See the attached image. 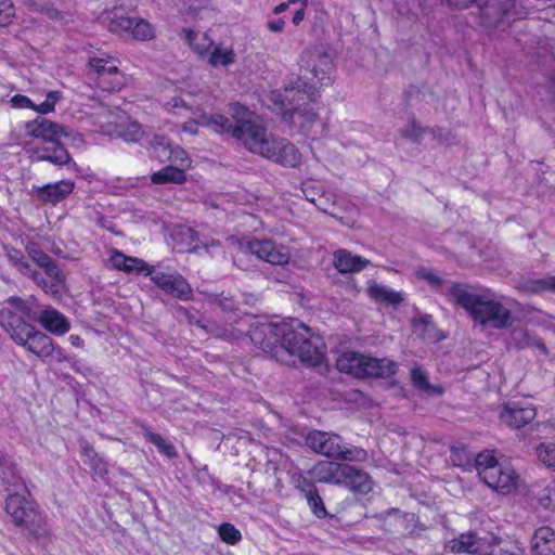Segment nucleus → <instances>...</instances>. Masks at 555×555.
Segmentation results:
<instances>
[{
	"label": "nucleus",
	"instance_id": "obj_10",
	"mask_svg": "<svg viewBox=\"0 0 555 555\" xmlns=\"http://www.w3.org/2000/svg\"><path fill=\"white\" fill-rule=\"evenodd\" d=\"M231 134L251 153L259 154L262 157L270 155V145L274 138L269 137L266 128L254 120L249 124H243L240 128H232Z\"/></svg>",
	"mask_w": 555,
	"mask_h": 555
},
{
	"label": "nucleus",
	"instance_id": "obj_61",
	"mask_svg": "<svg viewBox=\"0 0 555 555\" xmlns=\"http://www.w3.org/2000/svg\"><path fill=\"white\" fill-rule=\"evenodd\" d=\"M216 306H218L222 311H234L236 305L232 298L220 296L214 299Z\"/></svg>",
	"mask_w": 555,
	"mask_h": 555
},
{
	"label": "nucleus",
	"instance_id": "obj_3",
	"mask_svg": "<svg viewBox=\"0 0 555 555\" xmlns=\"http://www.w3.org/2000/svg\"><path fill=\"white\" fill-rule=\"evenodd\" d=\"M0 325L17 344L25 347L29 352L42 358H51L55 351L52 339L44 333L35 328L22 315L11 308L0 310Z\"/></svg>",
	"mask_w": 555,
	"mask_h": 555
},
{
	"label": "nucleus",
	"instance_id": "obj_30",
	"mask_svg": "<svg viewBox=\"0 0 555 555\" xmlns=\"http://www.w3.org/2000/svg\"><path fill=\"white\" fill-rule=\"evenodd\" d=\"M207 63L211 67H229L236 63V53L232 46H225L223 43L214 44L210 52L208 53Z\"/></svg>",
	"mask_w": 555,
	"mask_h": 555
},
{
	"label": "nucleus",
	"instance_id": "obj_1",
	"mask_svg": "<svg viewBox=\"0 0 555 555\" xmlns=\"http://www.w3.org/2000/svg\"><path fill=\"white\" fill-rule=\"evenodd\" d=\"M446 297L463 308L482 327L504 330L511 327L515 321L512 311L490 289L477 291L469 284L452 282Z\"/></svg>",
	"mask_w": 555,
	"mask_h": 555
},
{
	"label": "nucleus",
	"instance_id": "obj_36",
	"mask_svg": "<svg viewBox=\"0 0 555 555\" xmlns=\"http://www.w3.org/2000/svg\"><path fill=\"white\" fill-rule=\"evenodd\" d=\"M80 446L82 455L87 459V463L91 466L94 474L102 478L105 477L107 475V467L104 461L87 441H82Z\"/></svg>",
	"mask_w": 555,
	"mask_h": 555
},
{
	"label": "nucleus",
	"instance_id": "obj_28",
	"mask_svg": "<svg viewBox=\"0 0 555 555\" xmlns=\"http://www.w3.org/2000/svg\"><path fill=\"white\" fill-rule=\"evenodd\" d=\"M486 544L487 541L483 538L477 537L476 533L467 532L451 540L449 547L452 552L477 554L483 550Z\"/></svg>",
	"mask_w": 555,
	"mask_h": 555
},
{
	"label": "nucleus",
	"instance_id": "obj_26",
	"mask_svg": "<svg viewBox=\"0 0 555 555\" xmlns=\"http://www.w3.org/2000/svg\"><path fill=\"white\" fill-rule=\"evenodd\" d=\"M531 547L534 555H555V531L548 526L538 528L531 539Z\"/></svg>",
	"mask_w": 555,
	"mask_h": 555
},
{
	"label": "nucleus",
	"instance_id": "obj_47",
	"mask_svg": "<svg viewBox=\"0 0 555 555\" xmlns=\"http://www.w3.org/2000/svg\"><path fill=\"white\" fill-rule=\"evenodd\" d=\"M473 459L474 455L464 446L451 448V462L453 465L466 468L472 465Z\"/></svg>",
	"mask_w": 555,
	"mask_h": 555
},
{
	"label": "nucleus",
	"instance_id": "obj_5",
	"mask_svg": "<svg viewBox=\"0 0 555 555\" xmlns=\"http://www.w3.org/2000/svg\"><path fill=\"white\" fill-rule=\"evenodd\" d=\"M7 302L10 306L9 308L17 314L29 322L38 321L48 332L54 335H63L69 331V322L61 312L52 308L39 311L37 299L34 296L27 299L10 297Z\"/></svg>",
	"mask_w": 555,
	"mask_h": 555
},
{
	"label": "nucleus",
	"instance_id": "obj_53",
	"mask_svg": "<svg viewBox=\"0 0 555 555\" xmlns=\"http://www.w3.org/2000/svg\"><path fill=\"white\" fill-rule=\"evenodd\" d=\"M15 16V8L11 0H0V26H7Z\"/></svg>",
	"mask_w": 555,
	"mask_h": 555
},
{
	"label": "nucleus",
	"instance_id": "obj_51",
	"mask_svg": "<svg viewBox=\"0 0 555 555\" xmlns=\"http://www.w3.org/2000/svg\"><path fill=\"white\" fill-rule=\"evenodd\" d=\"M401 134L403 138L409 139L413 142H420L424 134V128H422L421 125L415 119H412L401 130Z\"/></svg>",
	"mask_w": 555,
	"mask_h": 555
},
{
	"label": "nucleus",
	"instance_id": "obj_45",
	"mask_svg": "<svg viewBox=\"0 0 555 555\" xmlns=\"http://www.w3.org/2000/svg\"><path fill=\"white\" fill-rule=\"evenodd\" d=\"M292 119L304 129H308L318 119V113L313 108H295Z\"/></svg>",
	"mask_w": 555,
	"mask_h": 555
},
{
	"label": "nucleus",
	"instance_id": "obj_14",
	"mask_svg": "<svg viewBox=\"0 0 555 555\" xmlns=\"http://www.w3.org/2000/svg\"><path fill=\"white\" fill-rule=\"evenodd\" d=\"M108 29L117 34L126 31L135 40H152L155 37V28L150 22L130 16L113 18Z\"/></svg>",
	"mask_w": 555,
	"mask_h": 555
},
{
	"label": "nucleus",
	"instance_id": "obj_58",
	"mask_svg": "<svg viewBox=\"0 0 555 555\" xmlns=\"http://www.w3.org/2000/svg\"><path fill=\"white\" fill-rule=\"evenodd\" d=\"M294 482L296 488L305 494V498L317 490L314 483L302 475L294 476Z\"/></svg>",
	"mask_w": 555,
	"mask_h": 555
},
{
	"label": "nucleus",
	"instance_id": "obj_49",
	"mask_svg": "<svg viewBox=\"0 0 555 555\" xmlns=\"http://www.w3.org/2000/svg\"><path fill=\"white\" fill-rule=\"evenodd\" d=\"M218 533L221 540L228 544H236L242 539L241 532L229 522L220 525Z\"/></svg>",
	"mask_w": 555,
	"mask_h": 555
},
{
	"label": "nucleus",
	"instance_id": "obj_16",
	"mask_svg": "<svg viewBox=\"0 0 555 555\" xmlns=\"http://www.w3.org/2000/svg\"><path fill=\"white\" fill-rule=\"evenodd\" d=\"M483 482L499 493L509 494L517 489L519 476L512 466L500 464L496 468L486 472Z\"/></svg>",
	"mask_w": 555,
	"mask_h": 555
},
{
	"label": "nucleus",
	"instance_id": "obj_22",
	"mask_svg": "<svg viewBox=\"0 0 555 555\" xmlns=\"http://www.w3.org/2000/svg\"><path fill=\"white\" fill-rule=\"evenodd\" d=\"M506 344L508 348H515L517 350L537 348L542 354H548L545 344L525 327H514L508 334Z\"/></svg>",
	"mask_w": 555,
	"mask_h": 555
},
{
	"label": "nucleus",
	"instance_id": "obj_24",
	"mask_svg": "<svg viewBox=\"0 0 555 555\" xmlns=\"http://www.w3.org/2000/svg\"><path fill=\"white\" fill-rule=\"evenodd\" d=\"M333 263L340 273H353L366 268L370 261L346 249H338L333 255Z\"/></svg>",
	"mask_w": 555,
	"mask_h": 555
},
{
	"label": "nucleus",
	"instance_id": "obj_48",
	"mask_svg": "<svg viewBox=\"0 0 555 555\" xmlns=\"http://www.w3.org/2000/svg\"><path fill=\"white\" fill-rule=\"evenodd\" d=\"M537 456L539 461L546 467L555 470V444L554 443H541L537 448Z\"/></svg>",
	"mask_w": 555,
	"mask_h": 555
},
{
	"label": "nucleus",
	"instance_id": "obj_15",
	"mask_svg": "<svg viewBox=\"0 0 555 555\" xmlns=\"http://www.w3.org/2000/svg\"><path fill=\"white\" fill-rule=\"evenodd\" d=\"M231 118L220 114L209 117L203 116L204 121L211 125L215 131L220 133H232V128H240L243 124L253 121V114L243 105L234 103L230 106Z\"/></svg>",
	"mask_w": 555,
	"mask_h": 555
},
{
	"label": "nucleus",
	"instance_id": "obj_2",
	"mask_svg": "<svg viewBox=\"0 0 555 555\" xmlns=\"http://www.w3.org/2000/svg\"><path fill=\"white\" fill-rule=\"evenodd\" d=\"M287 337L275 352L278 361L291 364L297 357L301 362L310 365H321L325 358V346L319 336H313L310 330L297 320L289 322Z\"/></svg>",
	"mask_w": 555,
	"mask_h": 555
},
{
	"label": "nucleus",
	"instance_id": "obj_34",
	"mask_svg": "<svg viewBox=\"0 0 555 555\" xmlns=\"http://www.w3.org/2000/svg\"><path fill=\"white\" fill-rule=\"evenodd\" d=\"M151 180L155 184L175 183L182 184L186 180L184 168L177 166H166L157 172H154Z\"/></svg>",
	"mask_w": 555,
	"mask_h": 555
},
{
	"label": "nucleus",
	"instance_id": "obj_31",
	"mask_svg": "<svg viewBox=\"0 0 555 555\" xmlns=\"http://www.w3.org/2000/svg\"><path fill=\"white\" fill-rule=\"evenodd\" d=\"M373 517L382 524L387 532L402 533L408 529L405 515L399 509L391 508L387 512L375 514Z\"/></svg>",
	"mask_w": 555,
	"mask_h": 555
},
{
	"label": "nucleus",
	"instance_id": "obj_32",
	"mask_svg": "<svg viewBox=\"0 0 555 555\" xmlns=\"http://www.w3.org/2000/svg\"><path fill=\"white\" fill-rule=\"evenodd\" d=\"M181 36L199 56H207L214 47V41L206 33H196L192 29L184 28Z\"/></svg>",
	"mask_w": 555,
	"mask_h": 555
},
{
	"label": "nucleus",
	"instance_id": "obj_59",
	"mask_svg": "<svg viewBox=\"0 0 555 555\" xmlns=\"http://www.w3.org/2000/svg\"><path fill=\"white\" fill-rule=\"evenodd\" d=\"M181 1H182V5H183L184 10L191 15L198 14L208 4V0H181Z\"/></svg>",
	"mask_w": 555,
	"mask_h": 555
},
{
	"label": "nucleus",
	"instance_id": "obj_60",
	"mask_svg": "<svg viewBox=\"0 0 555 555\" xmlns=\"http://www.w3.org/2000/svg\"><path fill=\"white\" fill-rule=\"evenodd\" d=\"M126 261L131 262L129 256H126L125 254L118 250H114L109 258L112 267L120 271H124Z\"/></svg>",
	"mask_w": 555,
	"mask_h": 555
},
{
	"label": "nucleus",
	"instance_id": "obj_39",
	"mask_svg": "<svg viewBox=\"0 0 555 555\" xmlns=\"http://www.w3.org/2000/svg\"><path fill=\"white\" fill-rule=\"evenodd\" d=\"M0 469L2 472V479L10 486L15 488L23 486V481L17 474L16 467L10 457L0 450Z\"/></svg>",
	"mask_w": 555,
	"mask_h": 555
},
{
	"label": "nucleus",
	"instance_id": "obj_52",
	"mask_svg": "<svg viewBox=\"0 0 555 555\" xmlns=\"http://www.w3.org/2000/svg\"><path fill=\"white\" fill-rule=\"evenodd\" d=\"M7 256L23 274H30V267L26 261H24V255L21 250L16 248H7Z\"/></svg>",
	"mask_w": 555,
	"mask_h": 555
},
{
	"label": "nucleus",
	"instance_id": "obj_42",
	"mask_svg": "<svg viewBox=\"0 0 555 555\" xmlns=\"http://www.w3.org/2000/svg\"><path fill=\"white\" fill-rule=\"evenodd\" d=\"M501 463L495 459L493 451H483L477 454L475 457V466L478 470V475L485 481L486 472H490L496 468Z\"/></svg>",
	"mask_w": 555,
	"mask_h": 555
},
{
	"label": "nucleus",
	"instance_id": "obj_35",
	"mask_svg": "<svg viewBox=\"0 0 555 555\" xmlns=\"http://www.w3.org/2000/svg\"><path fill=\"white\" fill-rule=\"evenodd\" d=\"M143 436L149 442L153 443L158 449V451L166 455L168 459L177 457L178 453L175 446L167 441L159 434H156L151 429L143 427Z\"/></svg>",
	"mask_w": 555,
	"mask_h": 555
},
{
	"label": "nucleus",
	"instance_id": "obj_9",
	"mask_svg": "<svg viewBox=\"0 0 555 555\" xmlns=\"http://www.w3.org/2000/svg\"><path fill=\"white\" fill-rule=\"evenodd\" d=\"M289 322H282L279 324L260 323L256 322L248 328V335L251 343L263 351L275 352L283 345L285 337H287Z\"/></svg>",
	"mask_w": 555,
	"mask_h": 555
},
{
	"label": "nucleus",
	"instance_id": "obj_7",
	"mask_svg": "<svg viewBox=\"0 0 555 555\" xmlns=\"http://www.w3.org/2000/svg\"><path fill=\"white\" fill-rule=\"evenodd\" d=\"M475 5L480 25L488 31L505 30L515 21V0H469Z\"/></svg>",
	"mask_w": 555,
	"mask_h": 555
},
{
	"label": "nucleus",
	"instance_id": "obj_62",
	"mask_svg": "<svg viewBox=\"0 0 555 555\" xmlns=\"http://www.w3.org/2000/svg\"><path fill=\"white\" fill-rule=\"evenodd\" d=\"M169 159L176 163L179 162L180 166H183L184 164L186 167L189 166V159L186 157V154L180 147H175L170 150Z\"/></svg>",
	"mask_w": 555,
	"mask_h": 555
},
{
	"label": "nucleus",
	"instance_id": "obj_13",
	"mask_svg": "<svg viewBox=\"0 0 555 555\" xmlns=\"http://www.w3.org/2000/svg\"><path fill=\"white\" fill-rule=\"evenodd\" d=\"M149 275H151L152 281L165 293L182 299L189 300L192 297V288L186 280L176 271L172 272H164L153 270H149Z\"/></svg>",
	"mask_w": 555,
	"mask_h": 555
},
{
	"label": "nucleus",
	"instance_id": "obj_18",
	"mask_svg": "<svg viewBox=\"0 0 555 555\" xmlns=\"http://www.w3.org/2000/svg\"><path fill=\"white\" fill-rule=\"evenodd\" d=\"M108 63L100 57H92L89 61L90 67L98 74V85L107 91H118L125 85V77L116 65Z\"/></svg>",
	"mask_w": 555,
	"mask_h": 555
},
{
	"label": "nucleus",
	"instance_id": "obj_8",
	"mask_svg": "<svg viewBox=\"0 0 555 555\" xmlns=\"http://www.w3.org/2000/svg\"><path fill=\"white\" fill-rule=\"evenodd\" d=\"M5 511L15 525L24 526L30 533L39 534L42 530L43 518L25 496L10 494L5 501Z\"/></svg>",
	"mask_w": 555,
	"mask_h": 555
},
{
	"label": "nucleus",
	"instance_id": "obj_54",
	"mask_svg": "<svg viewBox=\"0 0 555 555\" xmlns=\"http://www.w3.org/2000/svg\"><path fill=\"white\" fill-rule=\"evenodd\" d=\"M538 501L541 507L547 509L555 503V485L546 486L541 493L538 494Z\"/></svg>",
	"mask_w": 555,
	"mask_h": 555
},
{
	"label": "nucleus",
	"instance_id": "obj_27",
	"mask_svg": "<svg viewBox=\"0 0 555 555\" xmlns=\"http://www.w3.org/2000/svg\"><path fill=\"white\" fill-rule=\"evenodd\" d=\"M343 464L321 461L309 470V475L318 482L337 485Z\"/></svg>",
	"mask_w": 555,
	"mask_h": 555
},
{
	"label": "nucleus",
	"instance_id": "obj_25",
	"mask_svg": "<svg viewBox=\"0 0 555 555\" xmlns=\"http://www.w3.org/2000/svg\"><path fill=\"white\" fill-rule=\"evenodd\" d=\"M34 160L37 162H50L57 166L67 165L72 158L67 150L59 144L54 143L51 146H38L33 152Z\"/></svg>",
	"mask_w": 555,
	"mask_h": 555
},
{
	"label": "nucleus",
	"instance_id": "obj_12",
	"mask_svg": "<svg viewBox=\"0 0 555 555\" xmlns=\"http://www.w3.org/2000/svg\"><path fill=\"white\" fill-rule=\"evenodd\" d=\"M28 254L31 259L41 268L44 269L47 276L51 278V283L48 284L41 279V274L38 272H31L33 280L48 294L55 295L60 292L64 283V278L61 274L57 266L53 260L37 248H28Z\"/></svg>",
	"mask_w": 555,
	"mask_h": 555
},
{
	"label": "nucleus",
	"instance_id": "obj_4",
	"mask_svg": "<svg viewBox=\"0 0 555 555\" xmlns=\"http://www.w3.org/2000/svg\"><path fill=\"white\" fill-rule=\"evenodd\" d=\"M339 372L350 374L357 378L390 377L396 373V363L389 359H376L359 352L347 351L336 360Z\"/></svg>",
	"mask_w": 555,
	"mask_h": 555
},
{
	"label": "nucleus",
	"instance_id": "obj_33",
	"mask_svg": "<svg viewBox=\"0 0 555 555\" xmlns=\"http://www.w3.org/2000/svg\"><path fill=\"white\" fill-rule=\"evenodd\" d=\"M305 55L308 57V63H312V68L309 72L319 81H323L327 78V74L332 67L331 60L327 54L320 51L306 52Z\"/></svg>",
	"mask_w": 555,
	"mask_h": 555
},
{
	"label": "nucleus",
	"instance_id": "obj_23",
	"mask_svg": "<svg viewBox=\"0 0 555 555\" xmlns=\"http://www.w3.org/2000/svg\"><path fill=\"white\" fill-rule=\"evenodd\" d=\"M75 183L70 180H62L55 183H49L36 189L38 199L56 204L64 201L74 190Z\"/></svg>",
	"mask_w": 555,
	"mask_h": 555
},
{
	"label": "nucleus",
	"instance_id": "obj_46",
	"mask_svg": "<svg viewBox=\"0 0 555 555\" xmlns=\"http://www.w3.org/2000/svg\"><path fill=\"white\" fill-rule=\"evenodd\" d=\"M416 276L426 281L433 288L441 289L443 295L446 296V292L448 291L450 284L452 282L446 283L441 276L436 274L433 271L427 269H420L416 271Z\"/></svg>",
	"mask_w": 555,
	"mask_h": 555
},
{
	"label": "nucleus",
	"instance_id": "obj_38",
	"mask_svg": "<svg viewBox=\"0 0 555 555\" xmlns=\"http://www.w3.org/2000/svg\"><path fill=\"white\" fill-rule=\"evenodd\" d=\"M0 469L2 472V479L10 486L15 488L23 486V481L17 474L16 467L10 457L0 450Z\"/></svg>",
	"mask_w": 555,
	"mask_h": 555
},
{
	"label": "nucleus",
	"instance_id": "obj_20",
	"mask_svg": "<svg viewBox=\"0 0 555 555\" xmlns=\"http://www.w3.org/2000/svg\"><path fill=\"white\" fill-rule=\"evenodd\" d=\"M264 158L289 168H295L301 163V154L294 144L275 138L270 145V155H266Z\"/></svg>",
	"mask_w": 555,
	"mask_h": 555
},
{
	"label": "nucleus",
	"instance_id": "obj_37",
	"mask_svg": "<svg viewBox=\"0 0 555 555\" xmlns=\"http://www.w3.org/2000/svg\"><path fill=\"white\" fill-rule=\"evenodd\" d=\"M0 469L2 472V479L10 486L15 488L23 486V481L17 474L16 467L10 457L0 450Z\"/></svg>",
	"mask_w": 555,
	"mask_h": 555
},
{
	"label": "nucleus",
	"instance_id": "obj_63",
	"mask_svg": "<svg viewBox=\"0 0 555 555\" xmlns=\"http://www.w3.org/2000/svg\"><path fill=\"white\" fill-rule=\"evenodd\" d=\"M321 211L327 212L330 206L333 204L331 202V195L325 194L324 191L321 192L317 202L313 203Z\"/></svg>",
	"mask_w": 555,
	"mask_h": 555
},
{
	"label": "nucleus",
	"instance_id": "obj_43",
	"mask_svg": "<svg viewBox=\"0 0 555 555\" xmlns=\"http://www.w3.org/2000/svg\"><path fill=\"white\" fill-rule=\"evenodd\" d=\"M414 333L422 338L431 337V331L435 330L433 317L430 314H418L412 319Z\"/></svg>",
	"mask_w": 555,
	"mask_h": 555
},
{
	"label": "nucleus",
	"instance_id": "obj_44",
	"mask_svg": "<svg viewBox=\"0 0 555 555\" xmlns=\"http://www.w3.org/2000/svg\"><path fill=\"white\" fill-rule=\"evenodd\" d=\"M370 295L379 301H385L390 305H399L402 301V297L399 293L392 292L384 286L373 285L369 289Z\"/></svg>",
	"mask_w": 555,
	"mask_h": 555
},
{
	"label": "nucleus",
	"instance_id": "obj_55",
	"mask_svg": "<svg viewBox=\"0 0 555 555\" xmlns=\"http://www.w3.org/2000/svg\"><path fill=\"white\" fill-rule=\"evenodd\" d=\"M412 380L415 387L424 391H433L434 387L429 384L426 373L416 367L412 370Z\"/></svg>",
	"mask_w": 555,
	"mask_h": 555
},
{
	"label": "nucleus",
	"instance_id": "obj_19",
	"mask_svg": "<svg viewBox=\"0 0 555 555\" xmlns=\"http://www.w3.org/2000/svg\"><path fill=\"white\" fill-rule=\"evenodd\" d=\"M26 130L29 135L42 139L51 144L59 143L61 138L69 135L66 127L44 117H38L34 121L28 122Z\"/></svg>",
	"mask_w": 555,
	"mask_h": 555
},
{
	"label": "nucleus",
	"instance_id": "obj_11",
	"mask_svg": "<svg viewBox=\"0 0 555 555\" xmlns=\"http://www.w3.org/2000/svg\"><path fill=\"white\" fill-rule=\"evenodd\" d=\"M238 249L243 254H251L261 260L274 266L287 264L291 260V254L284 246H276L272 241L254 240L247 242L238 241Z\"/></svg>",
	"mask_w": 555,
	"mask_h": 555
},
{
	"label": "nucleus",
	"instance_id": "obj_6",
	"mask_svg": "<svg viewBox=\"0 0 555 555\" xmlns=\"http://www.w3.org/2000/svg\"><path fill=\"white\" fill-rule=\"evenodd\" d=\"M306 444L315 453L340 461L364 462L367 452L359 447H346L335 434L312 430L306 436Z\"/></svg>",
	"mask_w": 555,
	"mask_h": 555
},
{
	"label": "nucleus",
	"instance_id": "obj_50",
	"mask_svg": "<svg viewBox=\"0 0 555 555\" xmlns=\"http://www.w3.org/2000/svg\"><path fill=\"white\" fill-rule=\"evenodd\" d=\"M306 500H307V503H308L309 507L311 508L312 513L317 517L323 518L327 515L323 500L317 490L314 492H312L311 494H309L308 496H306Z\"/></svg>",
	"mask_w": 555,
	"mask_h": 555
},
{
	"label": "nucleus",
	"instance_id": "obj_17",
	"mask_svg": "<svg viewBox=\"0 0 555 555\" xmlns=\"http://www.w3.org/2000/svg\"><path fill=\"white\" fill-rule=\"evenodd\" d=\"M337 485L353 493L367 494L372 491L374 482L364 469L344 463Z\"/></svg>",
	"mask_w": 555,
	"mask_h": 555
},
{
	"label": "nucleus",
	"instance_id": "obj_21",
	"mask_svg": "<svg viewBox=\"0 0 555 555\" xmlns=\"http://www.w3.org/2000/svg\"><path fill=\"white\" fill-rule=\"evenodd\" d=\"M535 414V409L531 404L509 402L503 406L500 418L507 426L519 429L533 421Z\"/></svg>",
	"mask_w": 555,
	"mask_h": 555
},
{
	"label": "nucleus",
	"instance_id": "obj_29",
	"mask_svg": "<svg viewBox=\"0 0 555 555\" xmlns=\"http://www.w3.org/2000/svg\"><path fill=\"white\" fill-rule=\"evenodd\" d=\"M186 314H188V319H189L190 323H195L204 331H206L208 333H212L216 337L224 338L228 340H236V339H240L244 334V328L242 326L241 327L219 326L214 322L204 321V320H199V319L195 320L194 315H191L189 313H186Z\"/></svg>",
	"mask_w": 555,
	"mask_h": 555
},
{
	"label": "nucleus",
	"instance_id": "obj_41",
	"mask_svg": "<svg viewBox=\"0 0 555 555\" xmlns=\"http://www.w3.org/2000/svg\"><path fill=\"white\" fill-rule=\"evenodd\" d=\"M115 132L128 142H138L144 134V131L137 121L116 125Z\"/></svg>",
	"mask_w": 555,
	"mask_h": 555
},
{
	"label": "nucleus",
	"instance_id": "obj_57",
	"mask_svg": "<svg viewBox=\"0 0 555 555\" xmlns=\"http://www.w3.org/2000/svg\"><path fill=\"white\" fill-rule=\"evenodd\" d=\"M129 259L132 262L126 261V264L124 267V271L127 272V273H132V272L141 273V272L146 271V274L149 275V270H153V268H150L141 259L133 258V257H129Z\"/></svg>",
	"mask_w": 555,
	"mask_h": 555
},
{
	"label": "nucleus",
	"instance_id": "obj_64",
	"mask_svg": "<svg viewBox=\"0 0 555 555\" xmlns=\"http://www.w3.org/2000/svg\"><path fill=\"white\" fill-rule=\"evenodd\" d=\"M285 26V22L284 20L282 18H279L276 21H271L267 24V27L272 31V33H281L283 30Z\"/></svg>",
	"mask_w": 555,
	"mask_h": 555
},
{
	"label": "nucleus",
	"instance_id": "obj_56",
	"mask_svg": "<svg viewBox=\"0 0 555 555\" xmlns=\"http://www.w3.org/2000/svg\"><path fill=\"white\" fill-rule=\"evenodd\" d=\"M322 191L323 188L320 183L309 181L302 184V193L305 197L312 204L317 202V198L319 197Z\"/></svg>",
	"mask_w": 555,
	"mask_h": 555
},
{
	"label": "nucleus",
	"instance_id": "obj_40",
	"mask_svg": "<svg viewBox=\"0 0 555 555\" xmlns=\"http://www.w3.org/2000/svg\"><path fill=\"white\" fill-rule=\"evenodd\" d=\"M524 291L528 294H538L542 292H552L555 294V275L529 280L524 284Z\"/></svg>",
	"mask_w": 555,
	"mask_h": 555
}]
</instances>
